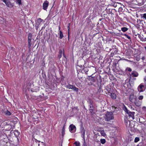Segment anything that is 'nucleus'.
<instances>
[{"label":"nucleus","mask_w":146,"mask_h":146,"mask_svg":"<svg viewBox=\"0 0 146 146\" xmlns=\"http://www.w3.org/2000/svg\"><path fill=\"white\" fill-rule=\"evenodd\" d=\"M80 143L78 141H76L74 143V146H80Z\"/></svg>","instance_id":"aec40b11"},{"label":"nucleus","mask_w":146,"mask_h":146,"mask_svg":"<svg viewBox=\"0 0 146 146\" xmlns=\"http://www.w3.org/2000/svg\"><path fill=\"white\" fill-rule=\"evenodd\" d=\"M136 100V98L135 96L133 94H131L129 96V100Z\"/></svg>","instance_id":"1a4fd4ad"},{"label":"nucleus","mask_w":146,"mask_h":146,"mask_svg":"<svg viewBox=\"0 0 146 146\" xmlns=\"http://www.w3.org/2000/svg\"><path fill=\"white\" fill-rule=\"evenodd\" d=\"M65 125H64L62 128V135L63 136L65 133Z\"/></svg>","instance_id":"a211bd4d"},{"label":"nucleus","mask_w":146,"mask_h":146,"mask_svg":"<svg viewBox=\"0 0 146 146\" xmlns=\"http://www.w3.org/2000/svg\"><path fill=\"white\" fill-rule=\"evenodd\" d=\"M60 27H59V30H60Z\"/></svg>","instance_id":"e433bc0d"},{"label":"nucleus","mask_w":146,"mask_h":146,"mask_svg":"<svg viewBox=\"0 0 146 146\" xmlns=\"http://www.w3.org/2000/svg\"><path fill=\"white\" fill-rule=\"evenodd\" d=\"M68 34H69V31H70V29H69V27H68Z\"/></svg>","instance_id":"473e14b6"},{"label":"nucleus","mask_w":146,"mask_h":146,"mask_svg":"<svg viewBox=\"0 0 146 146\" xmlns=\"http://www.w3.org/2000/svg\"><path fill=\"white\" fill-rule=\"evenodd\" d=\"M59 52L60 53V54H61L62 52V50H59Z\"/></svg>","instance_id":"72a5a7b5"},{"label":"nucleus","mask_w":146,"mask_h":146,"mask_svg":"<svg viewBox=\"0 0 146 146\" xmlns=\"http://www.w3.org/2000/svg\"><path fill=\"white\" fill-rule=\"evenodd\" d=\"M124 36L126 37L128 39H131V37L130 36H129L127 35L126 34H125Z\"/></svg>","instance_id":"bb28decb"},{"label":"nucleus","mask_w":146,"mask_h":146,"mask_svg":"<svg viewBox=\"0 0 146 146\" xmlns=\"http://www.w3.org/2000/svg\"><path fill=\"white\" fill-rule=\"evenodd\" d=\"M135 113L134 112L129 111L127 114L129 116L132 118L133 119H134L135 118Z\"/></svg>","instance_id":"0eeeda50"},{"label":"nucleus","mask_w":146,"mask_h":146,"mask_svg":"<svg viewBox=\"0 0 146 146\" xmlns=\"http://www.w3.org/2000/svg\"><path fill=\"white\" fill-rule=\"evenodd\" d=\"M65 87L68 89H71L76 92H78V89L76 87L74 86L71 85L70 84H68L65 85Z\"/></svg>","instance_id":"f03ea898"},{"label":"nucleus","mask_w":146,"mask_h":146,"mask_svg":"<svg viewBox=\"0 0 146 146\" xmlns=\"http://www.w3.org/2000/svg\"><path fill=\"white\" fill-rule=\"evenodd\" d=\"M145 48L146 50V46L145 47Z\"/></svg>","instance_id":"4c0bfd02"},{"label":"nucleus","mask_w":146,"mask_h":146,"mask_svg":"<svg viewBox=\"0 0 146 146\" xmlns=\"http://www.w3.org/2000/svg\"><path fill=\"white\" fill-rule=\"evenodd\" d=\"M6 5L9 7H12V5L11 2L9 1H7L5 3Z\"/></svg>","instance_id":"9b49d317"},{"label":"nucleus","mask_w":146,"mask_h":146,"mask_svg":"<svg viewBox=\"0 0 146 146\" xmlns=\"http://www.w3.org/2000/svg\"><path fill=\"white\" fill-rule=\"evenodd\" d=\"M61 57V54H60V55H59V57L60 58Z\"/></svg>","instance_id":"c9c22d12"},{"label":"nucleus","mask_w":146,"mask_h":146,"mask_svg":"<svg viewBox=\"0 0 146 146\" xmlns=\"http://www.w3.org/2000/svg\"><path fill=\"white\" fill-rule=\"evenodd\" d=\"M48 4L49 3L48 1L46 0L45 1L43 4V9L44 10H46L48 5Z\"/></svg>","instance_id":"39448f33"},{"label":"nucleus","mask_w":146,"mask_h":146,"mask_svg":"<svg viewBox=\"0 0 146 146\" xmlns=\"http://www.w3.org/2000/svg\"><path fill=\"white\" fill-rule=\"evenodd\" d=\"M138 73L135 71H133L131 73V75L133 77H137L138 76Z\"/></svg>","instance_id":"6e6552de"},{"label":"nucleus","mask_w":146,"mask_h":146,"mask_svg":"<svg viewBox=\"0 0 146 146\" xmlns=\"http://www.w3.org/2000/svg\"><path fill=\"white\" fill-rule=\"evenodd\" d=\"M59 38L60 39H62L63 37V33L61 31H59Z\"/></svg>","instance_id":"2eb2a0df"},{"label":"nucleus","mask_w":146,"mask_h":146,"mask_svg":"<svg viewBox=\"0 0 146 146\" xmlns=\"http://www.w3.org/2000/svg\"><path fill=\"white\" fill-rule=\"evenodd\" d=\"M144 81H145V85L146 86V76H145L144 78Z\"/></svg>","instance_id":"c85d7f7f"},{"label":"nucleus","mask_w":146,"mask_h":146,"mask_svg":"<svg viewBox=\"0 0 146 146\" xmlns=\"http://www.w3.org/2000/svg\"><path fill=\"white\" fill-rule=\"evenodd\" d=\"M43 20L40 18H38L36 21V25L37 27H38L40 24L43 21Z\"/></svg>","instance_id":"423d86ee"},{"label":"nucleus","mask_w":146,"mask_h":146,"mask_svg":"<svg viewBox=\"0 0 146 146\" xmlns=\"http://www.w3.org/2000/svg\"><path fill=\"white\" fill-rule=\"evenodd\" d=\"M32 39L31 38H28V43H29V46H31V41Z\"/></svg>","instance_id":"4be33fe9"},{"label":"nucleus","mask_w":146,"mask_h":146,"mask_svg":"<svg viewBox=\"0 0 146 146\" xmlns=\"http://www.w3.org/2000/svg\"><path fill=\"white\" fill-rule=\"evenodd\" d=\"M81 133L83 135H84L85 134V132L84 130H83V131H82Z\"/></svg>","instance_id":"2f4dec72"},{"label":"nucleus","mask_w":146,"mask_h":146,"mask_svg":"<svg viewBox=\"0 0 146 146\" xmlns=\"http://www.w3.org/2000/svg\"><path fill=\"white\" fill-rule=\"evenodd\" d=\"M143 96H140L139 97L138 99L139 100H142L143 99Z\"/></svg>","instance_id":"cd10ccee"},{"label":"nucleus","mask_w":146,"mask_h":146,"mask_svg":"<svg viewBox=\"0 0 146 146\" xmlns=\"http://www.w3.org/2000/svg\"><path fill=\"white\" fill-rule=\"evenodd\" d=\"M7 0H3V2L5 3V4L7 2Z\"/></svg>","instance_id":"7c9ffc66"},{"label":"nucleus","mask_w":146,"mask_h":146,"mask_svg":"<svg viewBox=\"0 0 146 146\" xmlns=\"http://www.w3.org/2000/svg\"><path fill=\"white\" fill-rule=\"evenodd\" d=\"M128 30V29L125 27H123L121 28V30L123 32H125L127 31Z\"/></svg>","instance_id":"dca6fc26"},{"label":"nucleus","mask_w":146,"mask_h":146,"mask_svg":"<svg viewBox=\"0 0 146 146\" xmlns=\"http://www.w3.org/2000/svg\"><path fill=\"white\" fill-rule=\"evenodd\" d=\"M16 2L17 3L19 4V5L21 4V0H16Z\"/></svg>","instance_id":"5701e85b"},{"label":"nucleus","mask_w":146,"mask_h":146,"mask_svg":"<svg viewBox=\"0 0 146 146\" xmlns=\"http://www.w3.org/2000/svg\"><path fill=\"white\" fill-rule=\"evenodd\" d=\"M139 139L138 137H136L135 138V140H134V142H137L138 141H139Z\"/></svg>","instance_id":"a878e982"},{"label":"nucleus","mask_w":146,"mask_h":146,"mask_svg":"<svg viewBox=\"0 0 146 146\" xmlns=\"http://www.w3.org/2000/svg\"><path fill=\"white\" fill-rule=\"evenodd\" d=\"M4 113L5 114H6L7 115H10L11 114V113L10 112L7 110L4 111Z\"/></svg>","instance_id":"6ab92c4d"},{"label":"nucleus","mask_w":146,"mask_h":146,"mask_svg":"<svg viewBox=\"0 0 146 146\" xmlns=\"http://www.w3.org/2000/svg\"><path fill=\"white\" fill-rule=\"evenodd\" d=\"M134 103L135 105L137 106H139L141 105V103L139 101H135Z\"/></svg>","instance_id":"ddd939ff"},{"label":"nucleus","mask_w":146,"mask_h":146,"mask_svg":"<svg viewBox=\"0 0 146 146\" xmlns=\"http://www.w3.org/2000/svg\"><path fill=\"white\" fill-rule=\"evenodd\" d=\"M69 129L71 133H73L76 131V127L75 125L72 124L70 125Z\"/></svg>","instance_id":"20e7f679"},{"label":"nucleus","mask_w":146,"mask_h":146,"mask_svg":"<svg viewBox=\"0 0 146 146\" xmlns=\"http://www.w3.org/2000/svg\"><path fill=\"white\" fill-rule=\"evenodd\" d=\"M123 109L124 111L126 112L127 114L129 113L130 111L128 110L127 108L125 107V106H124L123 108Z\"/></svg>","instance_id":"f3484780"},{"label":"nucleus","mask_w":146,"mask_h":146,"mask_svg":"<svg viewBox=\"0 0 146 146\" xmlns=\"http://www.w3.org/2000/svg\"><path fill=\"white\" fill-rule=\"evenodd\" d=\"M137 90L139 92H143L145 90V86L141 83L138 87Z\"/></svg>","instance_id":"7ed1b4c3"},{"label":"nucleus","mask_w":146,"mask_h":146,"mask_svg":"<svg viewBox=\"0 0 146 146\" xmlns=\"http://www.w3.org/2000/svg\"><path fill=\"white\" fill-rule=\"evenodd\" d=\"M32 35L31 33H29L28 34V38H32Z\"/></svg>","instance_id":"393cba45"},{"label":"nucleus","mask_w":146,"mask_h":146,"mask_svg":"<svg viewBox=\"0 0 146 146\" xmlns=\"http://www.w3.org/2000/svg\"><path fill=\"white\" fill-rule=\"evenodd\" d=\"M145 58L143 56L142 57V59L143 60H144V59H145Z\"/></svg>","instance_id":"f704fd0d"},{"label":"nucleus","mask_w":146,"mask_h":146,"mask_svg":"<svg viewBox=\"0 0 146 146\" xmlns=\"http://www.w3.org/2000/svg\"><path fill=\"white\" fill-rule=\"evenodd\" d=\"M140 16L141 19H145L146 20V13L140 14Z\"/></svg>","instance_id":"4468645a"},{"label":"nucleus","mask_w":146,"mask_h":146,"mask_svg":"<svg viewBox=\"0 0 146 146\" xmlns=\"http://www.w3.org/2000/svg\"><path fill=\"white\" fill-rule=\"evenodd\" d=\"M127 70H128V71L129 72H131V70H132L130 68H128Z\"/></svg>","instance_id":"c756f323"},{"label":"nucleus","mask_w":146,"mask_h":146,"mask_svg":"<svg viewBox=\"0 0 146 146\" xmlns=\"http://www.w3.org/2000/svg\"><path fill=\"white\" fill-rule=\"evenodd\" d=\"M100 142L102 144H104L106 142V140L105 139H101L100 140Z\"/></svg>","instance_id":"412c9836"},{"label":"nucleus","mask_w":146,"mask_h":146,"mask_svg":"<svg viewBox=\"0 0 146 146\" xmlns=\"http://www.w3.org/2000/svg\"><path fill=\"white\" fill-rule=\"evenodd\" d=\"M114 118L113 113L111 111L108 112L106 115L105 119L106 121H109Z\"/></svg>","instance_id":"f257e3e1"},{"label":"nucleus","mask_w":146,"mask_h":146,"mask_svg":"<svg viewBox=\"0 0 146 146\" xmlns=\"http://www.w3.org/2000/svg\"><path fill=\"white\" fill-rule=\"evenodd\" d=\"M127 122V123H128V122L129 123V127H130V128H131L132 127L134 126V125L133 124H132L133 126H132L131 124V122L129 121H128Z\"/></svg>","instance_id":"b1692460"},{"label":"nucleus","mask_w":146,"mask_h":146,"mask_svg":"<svg viewBox=\"0 0 146 146\" xmlns=\"http://www.w3.org/2000/svg\"><path fill=\"white\" fill-rule=\"evenodd\" d=\"M111 96L113 99H115L116 98V95L114 93L111 94Z\"/></svg>","instance_id":"f8f14e48"},{"label":"nucleus","mask_w":146,"mask_h":146,"mask_svg":"<svg viewBox=\"0 0 146 146\" xmlns=\"http://www.w3.org/2000/svg\"><path fill=\"white\" fill-rule=\"evenodd\" d=\"M99 132H100L101 135L104 137L106 136V134L105 133L104 130H102L99 131Z\"/></svg>","instance_id":"9d476101"}]
</instances>
